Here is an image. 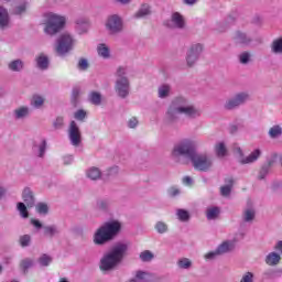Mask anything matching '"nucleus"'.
<instances>
[{
	"mask_svg": "<svg viewBox=\"0 0 282 282\" xmlns=\"http://www.w3.org/2000/svg\"><path fill=\"white\" fill-rule=\"evenodd\" d=\"M35 209L40 215H47V213H50V207L45 203H39Z\"/></svg>",
	"mask_w": 282,
	"mask_h": 282,
	"instance_id": "7c9ffc66",
	"label": "nucleus"
},
{
	"mask_svg": "<svg viewBox=\"0 0 282 282\" xmlns=\"http://www.w3.org/2000/svg\"><path fill=\"white\" fill-rule=\"evenodd\" d=\"M172 22L174 23V25H176V28H184L185 22H184V17H182V14L175 12L174 14H172Z\"/></svg>",
	"mask_w": 282,
	"mask_h": 282,
	"instance_id": "a211bd4d",
	"label": "nucleus"
},
{
	"mask_svg": "<svg viewBox=\"0 0 282 282\" xmlns=\"http://www.w3.org/2000/svg\"><path fill=\"white\" fill-rule=\"evenodd\" d=\"M204 51V46L202 44H196L189 48L187 54V65L193 67L195 65V61H197L199 53Z\"/></svg>",
	"mask_w": 282,
	"mask_h": 282,
	"instance_id": "9b49d317",
	"label": "nucleus"
},
{
	"mask_svg": "<svg viewBox=\"0 0 282 282\" xmlns=\"http://www.w3.org/2000/svg\"><path fill=\"white\" fill-rule=\"evenodd\" d=\"M236 154L238 155L240 164H248V156L243 158V152L241 148H236Z\"/></svg>",
	"mask_w": 282,
	"mask_h": 282,
	"instance_id": "a19ab883",
	"label": "nucleus"
},
{
	"mask_svg": "<svg viewBox=\"0 0 282 282\" xmlns=\"http://www.w3.org/2000/svg\"><path fill=\"white\" fill-rule=\"evenodd\" d=\"M89 100L93 105H100L101 100H102V97L100 96L99 93L97 91H93L90 93L89 95Z\"/></svg>",
	"mask_w": 282,
	"mask_h": 282,
	"instance_id": "c756f323",
	"label": "nucleus"
},
{
	"mask_svg": "<svg viewBox=\"0 0 282 282\" xmlns=\"http://www.w3.org/2000/svg\"><path fill=\"white\" fill-rule=\"evenodd\" d=\"M234 248L235 245H232V242L225 241L217 248V250L220 254H226V252H230Z\"/></svg>",
	"mask_w": 282,
	"mask_h": 282,
	"instance_id": "aec40b11",
	"label": "nucleus"
},
{
	"mask_svg": "<svg viewBox=\"0 0 282 282\" xmlns=\"http://www.w3.org/2000/svg\"><path fill=\"white\" fill-rule=\"evenodd\" d=\"M78 96H80V90L78 88L73 89V101L76 102L78 99Z\"/></svg>",
	"mask_w": 282,
	"mask_h": 282,
	"instance_id": "680f3d73",
	"label": "nucleus"
},
{
	"mask_svg": "<svg viewBox=\"0 0 282 282\" xmlns=\"http://www.w3.org/2000/svg\"><path fill=\"white\" fill-rule=\"evenodd\" d=\"M151 14V9H149V6L143 4L141 9L135 13L137 19H142V17H147Z\"/></svg>",
	"mask_w": 282,
	"mask_h": 282,
	"instance_id": "a878e982",
	"label": "nucleus"
},
{
	"mask_svg": "<svg viewBox=\"0 0 282 282\" xmlns=\"http://www.w3.org/2000/svg\"><path fill=\"white\" fill-rule=\"evenodd\" d=\"M173 158H180L184 155L187 160H191L196 171H210L213 166V160L206 154H197L195 152V145L191 141H182L176 144L172 151Z\"/></svg>",
	"mask_w": 282,
	"mask_h": 282,
	"instance_id": "f257e3e1",
	"label": "nucleus"
},
{
	"mask_svg": "<svg viewBox=\"0 0 282 282\" xmlns=\"http://www.w3.org/2000/svg\"><path fill=\"white\" fill-rule=\"evenodd\" d=\"M100 170L98 167H91L88 172H87V177H89V180H100Z\"/></svg>",
	"mask_w": 282,
	"mask_h": 282,
	"instance_id": "393cba45",
	"label": "nucleus"
},
{
	"mask_svg": "<svg viewBox=\"0 0 282 282\" xmlns=\"http://www.w3.org/2000/svg\"><path fill=\"white\" fill-rule=\"evenodd\" d=\"M8 23H10L8 10L3 7H0V28L8 26Z\"/></svg>",
	"mask_w": 282,
	"mask_h": 282,
	"instance_id": "2eb2a0df",
	"label": "nucleus"
},
{
	"mask_svg": "<svg viewBox=\"0 0 282 282\" xmlns=\"http://www.w3.org/2000/svg\"><path fill=\"white\" fill-rule=\"evenodd\" d=\"M22 199L24 204L28 206V208H33L34 206V194L30 188H24L22 193Z\"/></svg>",
	"mask_w": 282,
	"mask_h": 282,
	"instance_id": "4468645a",
	"label": "nucleus"
},
{
	"mask_svg": "<svg viewBox=\"0 0 282 282\" xmlns=\"http://www.w3.org/2000/svg\"><path fill=\"white\" fill-rule=\"evenodd\" d=\"M264 262L267 263V265L271 267L279 265L281 263V256L276 251L270 252L265 257Z\"/></svg>",
	"mask_w": 282,
	"mask_h": 282,
	"instance_id": "ddd939ff",
	"label": "nucleus"
},
{
	"mask_svg": "<svg viewBox=\"0 0 282 282\" xmlns=\"http://www.w3.org/2000/svg\"><path fill=\"white\" fill-rule=\"evenodd\" d=\"M32 264H33V262L31 259H24L21 261L20 268H21V270H23V272H28V269L32 268Z\"/></svg>",
	"mask_w": 282,
	"mask_h": 282,
	"instance_id": "58836bf2",
	"label": "nucleus"
},
{
	"mask_svg": "<svg viewBox=\"0 0 282 282\" xmlns=\"http://www.w3.org/2000/svg\"><path fill=\"white\" fill-rule=\"evenodd\" d=\"M106 28L109 30L110 34H117V32L122 31V20L118 15H112L108 18Z\"/></svg>",
	"mask_w": 282,
	"mask_h": 282,
	"instance_id": "9d476101",
	"label": "nucleus"
},
{
	"mask_svg": "<svg viewBox=\"0 0 282 282\" xmlns=\"http://www.w3.org/2000/svg\"><path fill=\"white\" fill-rule=\"evenodd\" d=\"M273 250H275V252H278V254L282 256V240H279L274 245Z\"/></svg>",
	"mask_w": 282,
	"mask_h": 282,
	"instance_id": "4d7b16f0",
	"label": "nucleus"
},
{
	"mask_svg": "<svg viewBox=\"0 0 282 282\" xmlns=\"http://www.w3.org/2000/svg\"><path fill=\"white\" fill-rule=\"evenodd\" d=\"M41 265H50V263H52V257L47 256V254H43L40 259H39Z\"/></svg>",
	"mask_w": 282,
	"mask_h": 282,
	"instance_id": "de8ad7c7",
	"label": "nucleus"
},
{
	"mask_svg": "<svg viewBox=\"0 0 282 282\" xmlns=\"http://www.w3.org/2000/svg\"><path fill=\"white\" fill-rule=\"evenodd\" d=\"M128 127L130 129H135V127H138V119L135 117H132L129 121H128Z\"/></svg>",
	"mask_w": 282,
	"mask_h": 282,
	"instance_id": "6e6d98bb",
	"label": "nucleus"
},
{
	"mask_svg": "<svg viewBox=\"0 0 282 282\" xmlns=\"http://www.w3.org/2000/svg\"><path fill=\"white\" fill-rule=\"evenodd\" d=\"M240 282H248V273H246L242 279L240 280Z\"/></svg>",
	"mask_w": 282,
	"mask_h": 282,
	"instance_id": "774afa93",
	"label": "nucleus"
},
{
	"mask_svg": "<svg viewBox=\"0 0 282 282\" xmlns=\"http://www.w3.org/2000/svg\"><path fill=\"white\" fill-rule=\"evenodd\" d=\"M58 230L56 229V226H46L44 227V235L45 237H54Z\"/></svg>",
	"mask_w": 282,
	"mask_h": 282,
	"instance_id": "e433bc0d",
	"label": "nucleus"
},
{
	"mask_svg": "<svg viewBox=\"0 0 282 282\" xmlns=\"http://www.w3.org/2000/svg\"><path fill=\"white\" fill-rule=\"evenodd\" d=\"M236 43H246V34L238 32L236 35Z\"/></svg>",
	"mask_w": 282,
	"mask_h": 282,
	"instance_id": "864d4df0",
	"label": "nucleus"
},
{
	"mask_svg": "<svg viewBox=\"0 0 282 282\" xmlns=\"http://www.w3.org/2000/svg\"><path fill=\"white\" fill-rule=\"evenodd\" d=\"M18 210L21 214V217H23L24 219H28V217H30V213H28V207L25 206V204L19 203Z\"/></svg>",
	"mask_w": 282,
	"mask_h": 282,
	"instance_id": "f704fd0d",
	"label": "nucleus"
},
{
	"mask_svg": "<svg viewBox=\"0 0 282 282\" xmlns=\"http://www.w3.org/2000/svg\"><path fill=\"white\" fill-rule=\"evenodd\" d=\"M74 47V39L72 35L64 33L57 40V45L55 46V52L59 56L67 54Z\"/></svg>",
	"mask_w": 282,
	"mask_h": 282,
	"instance_id": "0eeeda50",
	"label": "nucleus"
},
{
	"mask_svg": "<svg viewBox=\"0 0 282 282\" xmlns=\"http://www.w3.org/2000/svg\"><path fill=\"white\" fill-rule=\"evenodd\" d=\"M271 50L273 54H282V36L272 42Z\"/></svg>",
	"mask_w": 282,
	"mask_h": 282,
	"instance_id": "4be33fe9",
	"label": "nucleus"
},
{
	"mask_svg": "<svg viewBox=\"0 0 282 282\" xmlns=\"http://www.w3.org/2000/svg\"><path fill=\"white\" fill-rule=\"evenodd\" d=\"M251 23L253 25H261V17L254 15L253 19L251 20Z\"/></svg>",
	"mask_w": 282,
	"mask_h": 282,
	"instance_id": "e2e57ef3",
	"label": "nucleus"
},
{
	"mask_svg": "<svg viewBox=\"0 0 282 282\" xmlns=\"http://www.w3.org/2000/svg\"><path fill=\"white\" fill-rule=\"evenodd\" d=\"M28 113H29V109L26 107H22V108L15 110L17 118H25V116H28Z\"/></svg>",
	"mask_w": 282,
	"mask_h": 282,
	"instance_id": "49530a36",
	"label": "nucleus"
},
{
	"mask_svg": "<svg viewBox=\"0 0 282 282\" xmlns=\"http://www.w3.org/2000/svg\"><path fill=\"white\" fill-rule=\"evenodd\" d=\"M44 22V32L50 36H54V34H58L61 30L65 28L66 19L65 17L55 14V13H46Z\"/></svg>",
	"mask_w": 282,
	"mask_h": 282,
	"instance_id": "39448f33",
	"label": "nucleus"
},
{
	"mask_svg": "<svg viewBox=\"0 0 282 282\" xmlns=\"http://www.w3.org/2000/svg\"><path fill=\"white\" fill-rule=\"evenodd\" d=\"M276 162V154H272L271 156L267 158L264 165L269 169H272Z\"/></svg>",
	"mask_w": 282,
	"mask_h": 282,
	"instance_id": "a18cd8bd",
	"label": "nucleus"
},
{
	"mask_svg": "<svg viewBox=\"0 0 282 282\" xmlns=\"http://www.w3.org/2000/svg\"><path fill=\"white\" fill-rule=\"evenodd\" d=\"M140 259L141 261H143L144 263H148L149 261H153V252H151L150 250H145V251H142L140 253Z\"/></svg>",
	"mask_w": 282,
	"mask_h": 282,
	"instance_id": "cd10ccee",
	"label": "nucleus"
},
{
	"mask_svg": "<svg viewBox=\"0 0 282 282\" xmlns=\"http://www.w3.org/2000/svg\"><path fill=\"white\" fill-rule=\"evenodd\" d=\"M186 105V99L178 97L176 98L171 107L167 110V120L169 122H173L176 120L180 113H183L187 118H197L199 116V110L195 109L193 106H184Z\"/></svg>",
	"mask_w": 282,
	"mask_h": 282,
	"instance_id": "7ed1b4c3",
	"label": "nucleus"
},
{
	"mask_svg": "<svg viewBox=\"0 0 282 282\" xmlns=\"http://www.w3.org/2000/svg\"><path fill=\"white\" fill-rule=\"evenodd\" d=\"M281 137H282V127L281 126L275 124L270 128L269 138H271V140H276Z\"/></svg>",
	"mask_w": 282,
	"mask_h": 282,
	"instance_id": "dca6fc26",
	"label": "nucleus"
},
{
	"mask_svg": "<svg viewBox=\"0 0 282 282\" xmlns=\"http://www.w3.org/2000/svg\"><path fill=\"white\" fill-rule=\"evenodd\" d=\"M155 230H156V232H160V235H164V232H166V230H169V227L166 226V224L159 221L155 225Z\"/></svg>",
	"mask_w": 282,
	"mask_h": 282,
	"instance_id": "4c0bfd02",
	"label": "nucleus"
},
{
	"mask_svg": "<svg viewBox=\"0 0 282 282\" xmlns=\"http://www.w3.org/2000/svg\"><path fill=\"white\" fill-rule=\"evenodd\" d=\"M63 124H64L63 117H57L53 123V127H55L56 129H61L63 127Z\"/></svg>",
	"mask_w": 282,
	"mask_h": 282,
	"instance_id": "3c124183",
	"label": "nucleus"
},
{
	"mask_svg": "<svg viewBox=\"0 0 282 282\" xmlns=\"http://www.w3.org/2000/svg\"><path fill=\"white\" fill-rule=\"evenodd\" d=\"M240 63H242V65L248 63V52H245L240 55Z\"/></svg>",
	"mask_w": 282,
	"mask_h": 282,
	"instance_id": "052dcab7",
	"label": "nucleus"
},
{
	"mask_svg": "<svg viewBox=\"0 0 282 282\" xmlns=\"http://www.w3.org/2000/svg\"><path fill=\"white\" fill-rule=\"evenodd\" d=\"M261 158V149H256L253 150L249 155H248V164H253V162H257Z\"/></svg>",
	"mask_w": 282,
	"mask_h": 282,
	"instance_id": "5701e85b",
	"label": "nucleus"
},
{
	"mask_svg": "<svg viewBox=\"0 0 282 282\" xmlns=\"http://www.w3.org/2000/svg\"><path fill=\"white\" fill-rule=\"evenodd\" d=\"M215 151H216V154L218 158L226 156V153L228 152V150H226V145L224 143L216 144Z\"/></svg>",
	"mask_w": 282,
	"mask_h": 282,
	"instance_id": "bb28decb",
	"label": "nucleus"
},
{
	"mask_svg": "<svg viewBox=\"0 0 282 282\" xmlns=\"http://www.w3.org/2000/svg\"><path fill=\"white\" fill-rule=\"evenodd\" d=\"M183 184H186L187 186H191L193 184V180L191 178V176H185L183 178Z\"/></svg>",
	"mask_w": 282,
	"mask_h": 282,
	"instance_id": "69168bd1",
	"label": "nucleus"
},
{
	"mask_svg": "<svg viewBox=\"0 0 282 282\" xmlns=\"http://www.w3.org/2000/svg\"><path fill=\"white\" fill-rule=\"evenodd\" d=\"M43 102H45V99L43 97L37 96V95L33 96L32 105L34 107H42Z\"/></svg>",
	"mask_w": 282,
	"mask_h": 282,
	"instance_id": "37998d69",
	"label": "nucleus"
},
{
	"mask_svg": "<svg viewBox=\"0 0 282 282\" xmlns=\"http://www.w3.org/2000/svg\"><path fill=\"white\" fill-rule=\"evenodd\" d=\"M135 279L139 282H153V276L151 273H147L144 271H137Z\"/></svg>",
	"mask_w": 282,
	"mask_h": 282,
	"instance_id": "f3484780",
	"label": "nucleus"
},
{
	"mask_svg": "<svg viewBox=\"0 0 282 282\" xmlns=\"http://www.w3.org/2000/svg\"><path fill=\"white\" fill-rule=\"evenodd\" d=\"M246 100H248V94L238 93L235 97L226 101L225 109H227L228 111L237 109V107H241V105H243Z\"/></svg>",
	"mask_w": 282,
	"mask_h": 282,
	"instance_id": "6e6552de",
	"label": "nucleus"
},
{
	"mask_svg": "<svg viewBox=\"0 0 282 282\" xmlns=\"http://www.w3.org/2000/svg\"><path fill=\"white\" fill-rule=\"evenodd\" d=\"M88 67H89V62H87V59H85V58L79 59V62H78L79 69L85 72V69H87Z\"/></svg>",
	"mask_w": 282,
	"mask_h": 282,
	"instance_id": "09e8293b",
	"label": "nucleus"
},
{
	"mask_svg": "<svg viewBox=\"0 0 282 282\" xmlns=\"http://www.w3.org/2000/svg\"><path fill=\"white\" fill-rule=\"evenodd\" d=\"M46 147H47V143L45 142V140H43L40 145V158H43V155H45Z\"/></svg>",
	"mask_w": 282,
	"mask_h": 282,
	"instance_id": "13d9d810",
	"label": "nucleus"
},
{
	"mask_svg": "<svg viewBox=\"0 0 282 282\" xmlns=\"http://www.w3.org/2000/svg\"><path fill=\"white\" fill-rule=\"evenodd\" d=\"M171 91L170 85H163L159 88V98H166L169 96V93Z\"/></svg>",
	"mask_w": 282,
	"mask_h": 282,
	"instance_id": "72a5a7b5",
	"label": "nucleus"
},
{
	"mask_svg": "<svg viewBox=\"0 0 282 282\" xmlns=\"http://www.w3.org/2000/svg\"><path fill=\"white\" fill-rule=\"evenodd\" d=\"M121 225L119 221L106 223L101 226L94 236V241L97 246H102L107 241H111L117 232H120Z\"/></svg>",
	"mask_w": 282,
	"mask_h": 282,
	"instance_id": "20e7f679",
	"label": "nucleus"
},
{
	"mask_svg": "<svg viewBox=\"0 0 282 282\" xmlns=\"http://www.w3.org/2000/svg\"><path fill=\"white\" fill-rule=\"evenodd\" d=\"M28 10V3L22 2L21 4L17 6L14 9V14H23Z\"/></svg>",
	"mask_w": 282,
	"mask_h": 282,
	"instance_id": "79ce46f5",
	"label": "nucleus"
},
{
	"mask_svg": "<svg viewBox=\"0 0 282 282\" xmlns=\"http://www.w3.org/2000/svg\"><path fill=\"white\" fill-rule=\"evenodd\" d=\"M257 215V210L252 207V204L249 202L248 204V224H252L254 221V217Z\"/></svg>",
	"mask_w": 282,
	"mask_h": 282,
	"instance_id": "2f4dec72",
	"label": "nucleus"
},
{
	"mask_svg": "<svg viewBox=\"0 0 282 282\" xmlns=\"http://www.w3.org/2000/svg\"><path fill=\"white\" fill-rule=\"evenodd\" d=\"M129 247L126 243H118L110 252L106 253L100 261V270L102 272H107L109 270H113L122 259H124V254H127V250Z\"/></svg>",
	"mask_w": 282,
	"mask_h": 282,
	"instance_id": "f03ea898",
	"label": "nucleus"
},
{
	"mask_svg": "<svg viewBox=\"0 0 282 282\" xmlns=\"http://www.w3.org/2000/svg\"><path fill=\"white\" fill-rule=\"evenodd\" d=\"M226 185L220 187V195L223 197H228L232 193V186H235V180L232 177H227L225 180Z\"/></svg>",
	"mask_w": 282,
	"mask_h": 282,
	"instance_id": "f8f14e48",
	"label": "nucleus"
},
{
	"mask_svg": "<svg viewBox=\"0 0 282 282\" xmlns=\"http://www.w3.org/2000/svg\"><path fill=\"white\" fill-rule=\"evenodd\" d=\"M9 69L11 72H21L23 69V62L21 59H15L9 64Z\"/></svg>",
	"mask_w": 282,
	"mask_h": 282,
	"instance_id": "b1692460",
	"label": "nucleus"
},
{
	"mask_svg": "<svg viewBox=\"0 0 282 282\" xmlns=\"http://www.w3.org/2000/svg\"><path fill=\"white\" fill-rule=\"evenodd\" d=\"M36 63H37V67H40V69H47V66L50 65V59L47 58V56L41 54L36 58Z\"/></svg>",
	"mask_w": 282,
	"mask_h": 282,
	"instance_id": "412c9836",
	"label": "nucleus"
},
{
	"mask_svg": "<svg viewBox=\"0 0 282 282\" xmlns=\"http://www.w3.org/2000/svg\"><path fill=\"white\" fill-rule=\"evenodd\" d=\"M281 187H282L281 181H274L271 185V188L274 193H276V191H281Z\"/></svg>",
	"mask_w": 282,
	"mask_h": 282,
	"instance_id": "603ef678",
	"label": "nucleus"
},
{
	"mask_svg": "<svg viewBox=\"0 0 282 282\" xmlns=\"http://www.w3.org/2000/svg\"><path fill=\"white\" fill-rule=\"evenodd\" d=\"M69 140L73 147H78L82 142L80 128L76 124V121H72L68 129Z\"/></svg>",
	"mask_w": 282,
	"mask_h": 282,
	"instance_id": "1a4fd4ad",
	"label": "nucleus"
},
{
	"mask_svg": "<svg viewBox=\"0 0 282 282\" xmlns=\"http://www.w3.org/2000/svg\"><path fill=\"white\" fill-rule=\"evenodd\" d=\"M219 250L216 249L215 251H210L205 256V259H215V257H219Z\"/></svg>",
	"mask_w": 282,
	"mask_h": 282,
	"instance_id": "5fc2aeb1",
	"label": "nucleus"
},
{
	"mask_svg": "<svg viewBox=\"0 0 282 282\" xmlns=\"http://www.w3.org/2000/svg\"><path fill=\"white\" fill-rule=\"evenodd\" d=\"M97 52H98L99 56H102V58H109V47H107V45L100 44L97 47Z\"/></svg>",
	"mask_w": 282,
	"mask_h": 282,
	"instance_id": "c85d7f7f",
	"label": "nucleus"
},
{
	"mask_svg": "<svg viewBox=\"0 0 282 282\" xmlns=\"http://www.w3.org/2000/svg\"><path fill=\"white\" fill-rule=\"evenodd\" d=\"M169 195L171 197H175V196L180 195V189H177L176 187H172L169 189Z\"/></svg>",
	"mask_w": 282,
	"mask_h": 282,
	"instance_id": "bf43d9fd",
	"label": "nucleus"
},
{
	"mask_svg": "<svg viewBox=\"0 0 282 282\" xmlns=\"http://www.w3.org/2000/svg\"><path fill=\"white\" fill-rule=\"evenodd\" d=\"M268 173H270V167H268V165H262L259 172V180H265V177L268 176Z\"/></svg>",
	"mask_w": 282,
	"mask_h": 282,
	"instance_id": "ea45409f",
	"label": "nucleus"
},
{
	"mask_svg": "<svg viewBox=\"0 0 282 282\" xmlns=\"http://www.w3.org/2000/svg\"><path fill=\"white\" fill-rule=\"evenodd\" d=\"M87 112H85V110H78L77 112H75L76 120H85Z\"/></svg>",
	"mask_w": 282,
	"mask_h": 282,
	"instance_id": "8fccbe9b",
	"label": "nucleus"
},
{
	"mask_svg": "<svg viewBox=\"0 0 282 282\" xmlns=\"http://www.w3.org/2000/svg\"><path fill=\"white\" fill-rule=\"evenodd\" d=\"M177 217H178L180 221H188V219H191V215L185 209H178Z\"/></svg>",
	"mask_w": 282,
	"mask_h": 282,
	"instance_id": "c9c22d12",
	"label": "nucleus"
},
{
	"mask_svg": "<svg viewBox=\"0 0 282 282\" xmlns=\"http://www.w3.org/2000/svg\"><path fill=\"white\" fill-rule=\"evenodd\" d=\"M252 279H254V275L252 272H248V282H252Z\"/></svg>",
	"mask_w": 282,
	"mask_h": 282,
	"instance_id": "338daca9",
	"label": "nucleus"
},
{
	"mask_svg": "<svg viewBox=\"0 0 282 282\" xmlns=\"http://www.w3.org/2000/svg\"><path fill=\"white\" fill-rule=\"evenodd\" d=\"M31 224L35 227V228H43V225L41 224V221L36 220V219H31Z\"/></svg>",
	"mask_w": 282,
	"mask_h": 282,
	"instance_id": "0e129e2a",
	"label": "nucleus"
},
{
	"mask_svg": "<svg viewBox=\"0 0 282 282\" xmlns=\"http://www.w3.org/2000/svg\"><path fill=\"white\" fill-rule=\"evenodd\" d=\"M31 237L30 235H24L20 237V245L22 246V248H25L28 246H30V241H31Z\"/></svg>",
	"mask_w": 282,
	"mask_h": 282,
	"instance_id": "c03bdc74",
	"label": "nucleus"
},
{
	"mask_svg": "<svg viewBox=\"0 0 282 282\" xmlns=\"http://www.w3.org/2000/svg\"><path fill=\"white\" fill-rule=\"evenodd\" d=\"M219 207H209L206 210V217L208 220L217 219L219 217Z\"/></svg>",
	"mask_w": 282,
	"mask_h": 282,
	"instance_id": "6ab92c4d",
	"label": "nucleus"
},
{
	"mask_svg": "<svg viewBox=\"0 0 282 282\" xmlns=\"http://www.w3.org/2000/svg\"><path fill=\"white\" fill-rule=\"evenodd\" d=\"M124 74H127L126 68L119 67L117 70L118 79L116 82L115 89L120 98H127L129 96V79Z\"/></svg>",
	"mask_w": 282,
	"mask_h": 282,
	"instance_id": "423d86ee",
	"label": "nucleus"
},
{
	"mask_svg": "<svg viewBox=\"0 0 282 282\" xmlns=\"http://www.w3.org/2000/svg\"><path fill=\"white\" fill-rule=\"evenodd\" d=\"M177 265H178V268H181L183 270H188V268H191V265H193V262H191V260H188V258H182L181 260H178Z\"/></svg>",
	"mask_w": 282,
	"mask_h": 282,
	"instance_id": "473e14b6",
	"label": "nucleus"
}]
</instances>
